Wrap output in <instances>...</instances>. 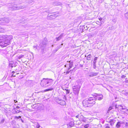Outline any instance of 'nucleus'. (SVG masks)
Segmentation results:
<instances>
[{
    "instance_id": "obj_38",
    "label": "nucleus",
    "mask_w": 128,
    "mask_h": 128,
    "mask_svg": "<svg viewBox=\"0 0 128 128\" xmlns=\"http://www.w3.org/2000/svg\"><path fill=\"white\" fill-rule=\"evenodd\" d=\"M93 64V68L94 69H95L96 67V64Z\"/></svg>"
},
{
    "instance_id": "obj_28",
    "label": "nucleus",
    "mask_w": 128,
    "mask_h": 128,
    "mask_svg": "<svg viewBox=\"0 0 128 128\" xmlns=\"http://www.w3.org/2000/svg\"><path fill=\"white\" fill-rule=\"evenodd\" d=\"M89 126V124H86L84 126V128H87Z\"/></svg>"
},
{
    "instance_id": "obj_41",
    "label": "nucleus",
    "mask_w": 128,
    "mask_h": 128,
    "mask_svg": "<svg viewBox=\"0 0 128 128\" xmlns=\"http://www.w3.org/2000/svg\"><path fill=\"white\" fill-rule=\"evenodd\" d=\"M126 76L124 75H123L121 76L122 78H125L126 77Z\"/></svg>"
},
{
    "instance_id": "obj_25",
    "label": "nucleus",
    "mask_w": 128,
    "mask_h": 128,
    "mask_svg": "<svg viewBox=\"0 0 128 128\" xmlns=\"http://www.w3.org/2000/svg\"><path fill=\"white\" fill-rule=\"evenodd\" d=\"M24 56V55H20L18 56H17L18 58L19 59H20L22 58Z\"/></svg>"
},
{
    "instance_id": "obj_43",
    "label": "nucleus",
    "mask_w": 128,
    "mask_h": 128,
    "mask_svg": "<svg viewBox=\"0 0 128 128\" xmlns=\"http://www.w3.org/2000/svg\"><path fill=\"white\" fill-rule=\"evenodd\" d=\"M98 58L97 57H95L94 59V60L96 61Z\"/></svg>"
},
{
    "instance_id": "obj_2",
    "label": "nucleus",
    "mask_w": 128,
    "mask_h": 128,
    "mask_svg": "<svg viewBox=\"0 0 128 128\" xmlns=\"http://www.w3.org/2000/svg\"><path fill=\"white\" fill-rule=\"evenodd\" d=\"M13 38L12 36H7L6 35V39L4 41H3V42H1L0 41V46L2 47L6 46L10 44V41Z\"/></svg>"
},
{
    "instance_id": "obj_33",
    "label": "nucleus",
    "mask_w": 128,
    "mask_h": 128,
    "mask_svg": "<svg viewBox=\"0 0 128 128\" xmlns=\"http://www.w3.org/2000/svg\"><path fill=\"white\" fill-rule=\"evenodd\" d=\"M64 36V34L62 33L59 36V38L61 39L62 38V37Z\"/></svg>"
},
{
    "instance_id": "obj_15",
    "label": "nucleus",
    "mask_w": 128,
    "mask_h": 128,
    "mask_svg": "<svg viewBox=\"0 0 128 128\" xmlns=\"http://www.w3.org/2000/svg\"><path fill=\"white\" fill-rule=\"evenodd\" d=\"M98 74V73L96 72H91L90 73L89 76L90 77H93L96 76Z\"/></svg>"
},
{
    "instance_id": "obj_4",
    "label": "nucleus",
    "mask_w": 128,
    "mask_h": 128,
    "mask_svg": "<svg viewBox=\"0 0 128 128\" xmlns=\"http://www.w3.org/2000/svg\"><path fill=\"white\" fill-rule=\"evenodd\" d=\"M8 6H9V8H10V10H17L20 9L24 8H25V6H24L18 7L14 5V4H9Z\"/></svg>"
},
{
    "instance_id": "obj_8",
    "label": "nucleus",
    "mask_w": 128,
    "mask_h": 128,
    "mask_svg": "<svg viewBox=\"0 0 128 128\" xmlns=\"http://www.w3.org/2000/svg\"><path fill=\"white\" fill-rule=\"evenodd\" d=\"M56 101L58 104L62 106H64L66 105V104L65 101L60 99L58 98H56Z\"/></svg>"
},
{
    "instance_id": "obj_19",
    "label": "nucleus",
    "mask_w": 128,
    "mask_h": 128,
    "mask_svg": "<svg viewBox=\"0 0 128 128\" xmlns=\"http://www.w3.org/2000/svg\"><path fill=\"white\" fill-rule=\"evenodd\" d=\"M67 62L69 63V66L70 67V68H71L73 64V62L72 61H70L68 62Z\"/></svg>"
},
{
    "instance_id": "obj_49",
    "label": "nucleus",
    "mask_w": 128,
    "mask_h": 128,
    "mask_svg": "<svg viewBox=\"0 0 128 128\" xmlns=\"http://www.w3.org/2000/svg\"><path fill=\"white\" fill-rule=\"evenodd\" d=\"M14 103H16V102H17V101L16 100H14Z\"/></svg>"
},
{
    "instance_id": "obj_26",
    "label": "nucleus",
    "mask_w": 128,
    "mask_h": 128,
    "mask_svg": "<svg viewBox=\"0 0 128 128\" xmlns=\"http://www.w3.org/2000/svg\"><path fill=\"white\" fill-rule=\"evenodd\" d=\"M4 31V29L0 26V32H3Z\"/></svg>"
},
{
    "instance_id": "obj_31",
    "label": "nucleus",
    "mask_w": 128,
    "mask_h": 128,
    "mask_svg": "<svg viewBox=\"0 0 128 128\" xmlns=\"http://www.w3.org/2000/svg\"><path fill=\"white\" fill-rule=\"evenodd\" d=\"M56 41H58L59 40H60V39H61L60 38L59 36L58 37H56Z\"/></svg>"
},
{
    "instance_id": "obj_34",
    "label": "nucleus",
    "mask_w": 128,
    "mask_h": 128,
    "mask_svg": "<svg viewBox=\"0 0 128 128\" xmlns=\"http://www.w3.org/2000/svg\"><path fill=\"white\" fill-rule=\"evenodd\" d=\"M64 36V34L62 33L59 36V38L61 39L62 38V37Z\"/></svg>"
},
{
    "instance_id": "obj_42",
    "label": "nucleus",
    "mask_w": 128,
    "mask_h": 128,
    "mask_svg": "<svg viewBox=\"0 0 128 128\" xmlns=\"http://www.w3.org/2000/svg\"><path fill=\"white\" fill-rule=\"evenodd\" d=\"M85 26H86V29H85V30H87L88 29V27H87V26H84V28H85Z\"/></svg>"
},
{
    "instance_id": "obj_10",
    "label": "nucleus",
    "mask_w": 128,
    "mask_h": 128,
    "mask_svg": "<svg viewBox=\"0 0 128 128\" xmlns=\"http://www.w3.org/2000/svg\"><path fill=\"white\" fill-rule=\"evenodd\" d=\"M58 13H56L54 14L53 15H49V14L47 17V18L48 20H52L55 19L56 17L58 16Z\"/></svg>"
},
{
    "instance_id": "obj_53",
    "label": "nucleus",
    "mask_w": 128,
    "mask_h": 128,
    "mask_svg": "<svg viewBox=\"0 0 128 128\" xmlns=\"http://www.w3.org/2000/svg\"><path fill=\"white\" fill-rule=\"evenodd\" d=\"M46 44V43H44V44Z\"/></svg>"
},
{
    "instance_id": "obj_37",
    "label": "nucleus",
    "mask_w": 128,
    "mask_h": 128,
    "mask_svg": "<svg viewBox=\"0 0 128 128\" xmlns=\"http://www.w3.org/2000/svg\"><path fill=\"white\" fill-rule=\"evenodd\" d=\"M128 126V122H126L125 124V126L126 128H127Z\"/></svg>"
},
{
    "instance_id": "obj_47",
    "label": "nucleus",
    "mask_w": 128,
    "mask_h": 128,
    "mask_svg": "<svg viewBox=\"0 0 128 128\" xmlns=\"http://www.w3.org/2000/svg\"><path fill=\"white\" fill-rule=\"evenodd\" d=\"M20 108V107L19 106H17L16 107V109H18V108Z\"/></svg>"
},
{
    "instance_id": "obj_32",
    "label": "nucleus",
    "mask_w": 128,
    "mask_h": 128,
    "mask_svg": "<svg viewBox=\"0 0 128 128\" xmlns=\"http://www.w3.org/2000/svg\"><path fill=\"white\" fill-rule=\"evenodd\" d=\"M64 36V34L62 33L59 36V38L61 39L62 38V37Z\"/></svg>"
},
{
    "instance_id": "obj_46",
    "label": "nucleus",
    "mask_w": 128,
    "mask_h": 128,
    "mask_svg": "<svg viewBox=\"0 0 128 128\" xmlns=\"http://www.w3.org/2000/svg\"><path fill=\"white\" fill-rule=\"evenodd\" d=\"M96 61L95 60H94L93 61V64H96Z\"/></svg>"
},
{
    "instance_id": "obj_11",
    "label": "nucleus",
    "mask_w": 128,
    "mask_h": 128,
    "mask_svg": "<svg viewBox=\"0 0 128 128\" xmlns=\"http://www.w3.org/2000/svg\"><path fill=\"white\" fill-rule=\"evenodd\" d=\"M17 63L16 62L13 61H10L9 62V66L10 67L12 68L15 67L17 66Z\"/></svg>"
},
{
    "instance_id": "obj_36",
    "label": "nucleus",
    "mask_w": 128,
    "mask_h": 128,
    "mask_svg": "<svg viewBox=\"0 0 128 128\" xmlns=\"http://www.w3.org/2000/svg\"><path fill=\"white\" fill-rule=\"evenodd\" d=\"M40 124H38L37 123V124L36 125V128H39L40 127Z\"/></svg>"
},
{
    "instance_id": "obj_16",
    "label": "nucleus",
    "mask_w": 128,
    "mask_h": 128,
    "mask_svg": "<svg viewBox=\"0 0 128 128\" xmlns=\"http://www.w3.org/2000/svg\"><path fill=\"white\" fill-rule=\"evenodd\" d=\"M0 52L3 55H6L8 54V52L5 50H1L0 51Z\"/></svg>"
},
{
    "instance_id": "obj_22",
    "label": "nucleus",
    "mask_w": 128,
    "mask_h": 128,
    "mask_svg": "<svg viewBox=\"0 0 128 128\" xmlns=\"http://www.w3.org/2000/svg\"><path fill=\"white\" fill-rule=\"evenodd\" d=\"M5 120V118H2L0 120V124H3L4 123Z\"/></svg>"
},
{
    "instance_id": "obj_44",
    "label": "nucleus",
    "mask_w": 128,
    "mask_h": 128,
    "mask_svg": "<svg viewBox=\"0 0 128 128\" xmlns=\"http://www.w3.org/2000/svg\"><path fill=\"white\" fill-rule=\"evenodd\" d=\"M78 122V121H77L76 122V124H80V123H81V122H79L78 123H77Z\"/></svg>"
},
{
    "instance_id": "obj_9",
    "label": "nucleus",
    "mask_w": 128,
    "mask_h": 128,
    "mask_svg": "<svg viewBox=\"0 0 128 128\" xmlns=\"http://www.w3.org/2000/svg\"><path fill=\"white\" fill-rule=\"evenodd\" d=\"M9 22V20L8 18H3L0 20V24H1L4 25Z\"/></svg>"
},
{
    "instance_id": "obj_3",
    "label": "nucleus",
    "mask_w": 128,
    "mask_h": 128,
    "mask_svg": "<svg viewBox=\"0 0 128 128\" xmlns=\"http://www.w3.org/2000/svg\"><path fill=\"white\" fill-rule=\"evenodd\" d=\"M80 88V84L74 86L72 87L73 92L75 95H78Z\"/></svg>"
},
{
    "instance_id": "obj_39",
    "label": "nucleus",
    "mask_w": 128,
    "mask_h": 128,
    "mask_svg": "<svg viewBox=\"0 0 128 128\" xmlns=\"http://www.w3.org/2000/svg\"><path fill=\"white\" fill-rule=\"evenodd\" d=\"M21 117L20 116H16L15 118L18 119L19 118H20Z\"/></svg>"
},
{
    "instance_id": "obj_23",
    "label": "nucleus",
    "mask_w": 128,
    "mask_h": 128,
    "mask_svg": "<svg viewBox=\"0 0 128 128\" xmlns=\"http://www.w3.org/2000/svg\"><path fill=\"white\" fill-rule=\"evenodd\" d=\"M91 58V56L90 54L88 55L87 57V60H90Z\"/></svg>"
},
{
    "instance_id": "obj_6",
    "label": "nucleus",
    "mask_w": 128,
    "mask_h": 128,
    "mask_svg": "<svg viewBox=\"0 0 128 128\" xmlns=\"http://www.w3.org/2000/svg\"><path fill=\"white\" fill-rule=\"evenodd\" d=\"M88 99L89 106H92L95 104L96 99L95 98L90 97Z\"/></svg>"
},
{
    "instance_id": "obj_5",
    "label": "nucleus",
    "mask_w": 128,
    "mask_h": 128,
    "mask_svg": "<svg viewBox=\"0 0 128 128\" xmlns=\"http://www.w3.org/2000/svg\"><path fill=\"white\" fill-rule=\"evenodd\" d=\"M76 118H78L79 121H82L84 122H87V118L84 117L82 114V112H80L78 115L76 116Z\"/></svg>"
},
{
    "instance_id": "obj_13",
    "label": "nucleus",
    "mask_w": 128,
    "mask_h": 128,
    "mask_svg": "<svg viewBox=\"0 0 128 128\" xmlns=\"http://www.w3.org/2000/svg\"><path fill=\"white\" fill-rule=\"evenodd\" d=\"M124 122H117L116 125V127L117 128H119L120 127L121 124H122Z\"/></svg>"
},
{
    "instance_id": "obj_45",
    "label": "nucleus",
    "mask_w": 128,
    "mask_h": 128,
    "mask_svg": "<svg viewBox=\"0 0 128 128\" xmlns=\"http://www.w3.org/2000/svg\"><path fill=\"white\" fill-rule=\"evenodd\" d=\"M112 109V108L111 107H110L109 108L108 110V111H109L110 110H111Z\"/></svg>"
},
{
    "instance_id": "obj_51",
    "label": "nucleus",
    "mask_w": 128,
    "mask_h": 128,
    "mask_svg": "<svg viewBox=\"0 0 128 128\" xmlns=\"http://www.w3.org/2000/svg\"><path fill=\"white\" fill-rule=\"evenodd\" d=\"M15 72L14 71H13L12 72V74H13Z\"/></svg>"
},
{
    "instance_id": "obj_48",
    "label": "nucleus",
    "mask_w": 128,
    "mask_h": 128,
    "mask_svg": "<svg viewBox=\"0 0 128 128\" xmlns=\"http://www.w3.org/2000/svg\"><path fill=\"white\" fill-rule=\"evenodd\" d=\"M105 128H110V127L109 126H106Z\"/></svg>"
},
{
    "instance_id": "obj_18",
    "label": "nucleus",
    "mask_w": 128,
    "mask_h": 128,
    "mask_svg": "<svg viewBox=\"0 0 128 128\" xmlns=\"http://www.w3.org/2000/svg\"><path fill=\"white\" fill-rule=\"evenodd\" d=\"M115 121L116 120H115L113 119L110 120L109 122L110 123V125L111 126H113L115 122Z\"/></svg>"
},
{
    "instance_id": "obj_1",
    "label": "nucleus",
    "mask_w": 128,
    "mask_h": 128,
    "mask_svg": "<svg viewBox=\"0 0 128 128\" xmlns=\"http://www.w3.org/2000/svg\"><path fill=\"white\" fill-rule=\"evenodd\" d=\"M53 81L52 79L44 78L41 81L40 84L43 87H47L52 85Z\"/></svg>"
},
{
    "instance_id": "obj_20",
    "label": "nucleus",
    "mask_w": 128,
    "mask_h": 128,
    "mask_svg": "<svg viewBox=\"0 0 128 128\" xmlns=\"http://www.w3.org/2000/svg\"><path fill=\"white\" fill-rule=\"evenodd\" d=\"M63 44H61L58 46L56 48V50L55 52L57 51L58 49H59L60 48H61L62 47V46L63 45Z\"/></svg>"
},
{
    "instance_id": "obj_35",
    "label": "nucleus",
    "mask_w": 128,
    "mask_h": 128,
    "mask_svg": "<svg viewBox=\"0 0 128 128\" xmlns=\"http://www.w3.org/2000/svg\"><path fill=\"white\" fill-rule=\"evenodd\" d=\"M125 17L128 19V13H126L125 14Z\"/></svg>"
},
{
    "instance_id": "obj_7",
    "label": "nucleus",
    "mask_w": 128,
    "mask_h": 128,
    "mask_svg": "<svg viewBox=\"0 0 128 128\" xmlns=\"http://www.w3.org/2000/svg\"><path fill=\"white\" fill-rule=\"evenodd\" d=\"M94 95L96 97V98H95L96 99L95 101L97 100H100L102 99L103 97V96L100 94L94 93Z\"/></svg>"
},
{
    "instance_id": "obj_50",
    "label": "nucleus",
    "mask_w": 128,
    "mask_h": 128,
    "mask_svg": "<svg viewBox=\"0 0 128 128\" xmlns=\"http://www.w3.org/2000/svg\"><path fill=\"white\" fill-rule=\"evenodd\" d=\"M16 76L15 75H14L13 74H12V75L11 76V77H15Z\"/></svg>"
},
{
    "instance_id": "obj_14",
    "label": "nucleus",
    "mask_w": 128,
    "mask_h": 128,
    "mask_svg": "<svg viewBox=\"0 0 128 128\" xmlns=\"http://www.w3.org/2000/svg\"><path fill=\"white\" fill-rule=\"evenodd\" d=\"M74 125V123L73 122H70L68 124V126L69 127H72Z\"/></svg>"
},
{
    "instance_id": "obj_24",
    "label": "nucleus",
    "mask_w": 128,
    "mask_h": 128,
    "mask_svg": "<svg viewBox=\"0 0 128 128\" xmlns=\"http://www.w3.org/2000/svg\"><path fill=\"white\" fill-rule=\"evenodd\" d=\"M53 88H51L46 89L45 90H44V92H46L48 91H49L52 90H53Z\"/></svg>"
},
{
    "instance_id": "obj_21",
    "label": "nucleus",
    "mask_w": 128,
    "mask_h": 128,
    "mask_svg": "<svg viewBox=\"0 0 128 128\" xmlns=\"http://www.w3.org/2000/svg\"><path fill=\"white\" fill-rule=\"evenodd\" d=\"M70 68H70V67L69 66V68H68V71ZM70 71H68L66 72H64L63 73L64 74V75H66L70 73Z\"/></svg>"
},
{
    "instance_id": "obj_40",
    "label": "nucleus",
    "mask_w": 128,
    "mask_h": 128,
    "mask_svg": "<svg viewBox=\"0 0 128 128\" xmlns=\"http://www.w3.org/2000/svg\"><path fill=\"white\" fill-rule=\"evenodd\" d=\"M68 65H69V63H68L67 62V63L64 66L65 67H68Z\"/></svg>"
},
{
    "instance_id": "obj_17",
    "label": "nucleus",
    "mask_w": 128,
    "mask_h": 128,
    "mask_svg": "<svg viewBox=\"0 0 128 128\" xmlns=\"http://www.w3.org/2000/svg\"><path fill=\"white\" fill-rule=\"evenodd\" d=\"M118 107H121L122 108H120V109H122V110H125L124 111V112H125L126 111H128V109H126L125 107H123L121 105H119L118 106Z\"/></svg>"
},
{
    "instance_id": "obj_12",
    "label": "nucleus",
    "mask_w": 128,
    "mask_h": 128,
    "mask_svg": "<svg viewBox=\"0 0 128 128\" xmlns=\"http://www.w3.org/2000/svg\"><path fill=\"white\" fill-rule=\"evenodd\" d=\"M83 105L85 106H89L88 105H89V103L88 98H86L85 100H84L82 102Z\"/></svg>"
},
{
    "instance_id": "obj_29",
    "label": "nucleus",
    "mask_w": 128,
    "mask_h": 128,
    "mask_svg": "<svg viewBox=\"0 0 128 128\" xmlns=\"http://www.w3.org/2000/svg\"><path fill=\"white\" fill-rule=\"evenodd\" d=\"M15 110L16 111V113H19L20 112V110H17V109H16V108H15Z\"/></svg>"
},
{
    "instance_id": "obj_52",
    "label": "nucleus",
    "mask_w": 128,
    "mask_h": 128,
    "mask_svg": "<svg viewBox=\"0 0 128 128\" xmlns=\"http://www.w3.org/2000/svg\"><path fill=\"white\" fill-rule=\"evenodd\" d=\"M21 120H22V122H23V120L22 119Z\"/></svg>"
},
{
    "instance_id": "obj_27",
    "label": "nucleus",
    "mask_w": 128,
    "mask_h": 128,
    "mask_svg": "<svg viewBox=\"0 0 128 128\" xmlns=\"http://www.w3.org/2000/svg\"><path fill=\"white\" fill-rule=\"evenodd\" d=\"M65 90L66 91V93L67 94H68L70 93V90H68V89H65Z\"/></svg>"
},
{
    "instance_id": "obj_30",
    "label": "nucleus",
    "mask_w": 128,
    "mask_h": 128,
    "mask_svg": "<svg viewBox=\"0 0 128 128\" xmlns=\"http://www.w3.org/2000/svg\"><path fill=\"white\" fill-rule=\"evenodd\" d=\"M63 98L64 100H67L66 97V96L65 95L63 96Z\"/></svg>"
}]
</instances>
